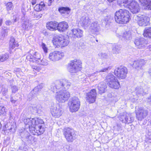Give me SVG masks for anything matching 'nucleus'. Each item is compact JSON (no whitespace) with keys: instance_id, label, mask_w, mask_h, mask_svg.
<instances>
[{"instance_id":"412c9836","label":"nucleus","mask_w":151,"mask_h":151,"mask_svg":"<svg viewBox=\"0 0 151 151\" xmlns=\"http://www.w3.org/2000/svg\"><path fill=\"white\" fill-rule=\"evenodd\" d=\"M24 17L22 18L23 22L22 24V27L23 29L25 30H28L32 28L33 26L31 24L30 22L28 20L25 19Z\"/></svg>"},{"instance_id":"37998d69","label":"nucleus","mask_w":151,"mask_h":151,"mask_svg":"<svg viewBox=\"0 0 151 151\" xmlns=\"http://www.w3.org/2000/svg\"><path fill=\"white\" fill-rule=\"evenodd\" d=\"M126 118L127 115H122L119 118V120L122 123L126 124L127 123Z\"/></svg>"},{"instance_id":"79ce46f5","label":"nucleus","mask_w":151,"mask_h":151,"mask_svg":"<svg viewBox=\"0 0 151 151\" xmlns=\"http://www.w3.org/2000/svg\"><path fill=\"white\" fill-rule=\"evenodd\" d=\"M127 124H129L132 122L134 120V118L131 115L128 114L127 115Z\"/></svg>"},{"instance_id":"9b49d317","label":"nucleus","mask_w":151,"mask_h":151,"mask_svg":"<svg viewBox=\"0 0 151 151\" xmlns=\"http://www.w3.org/2000/svg\"><path fill=\"white\" fill-rule=\"evenodd\" d=\"M53 43L58 46L65 47L68 45L69 43L68 40L64 38L63 36L58 37L53 40Z\"/></svg>"},{"instance_id":"864d4df0","label":"nucleus","mask_w":151,"mask_h":151,"mask_svg":"<svg viewBox=\"0 0 151 151\" xmlns=\"http://www.w3.org/2000/svg\"><path fill=\"white\" fill-rule=\"evenodd\" d=\"M17 100L18 99L16 98L14 96L13 97L12 95H11L10 101L12 103L15 104L17 101Z\"/></svg>"},{"instance_id":"7c9ffc66","label":"nucleus","mask_w":151,"mask_h":151,"mask_svg":"<svg viewBox=\"0 0 151 151\" xmlns=\"http://www.w3.org/2000/svg\"><path fill=\"white\" fill-rule=\"evenodd\" d=\"M112 68V66H109L108 67L104 68L102 69H101L99 71H97L95 72H94L92 74H91L90 76H89L91 77V76H97V75H98V74L100 72H106L107 70H110Z\"/></svg>"},{"instance_id":"4468645a","label":"nucleus","mask_w":151,"mask_h":151,"mask_svg":"<svg viewBox=\"0 0 151 151\" xmlns=\"http://www.w3.org/2000/svg\"><path fill=\"white\" fill-rule=\"evenodd\" d=\"M86 99L89 103H94L96 98V93L95 89L91 90L90 92L86 93Z\"/></svg>"},{"instance_id":"e2e57ef3","label":"nucleus","mask_w":151,"mask_h":151,"mask_svg":"<svg viewBox=\"0 0 151 151\" xmlns=\"http://www.w3.org/2000/svg\"><path fill=\"white\" fill-rule=\"evenodd\" d=\"M12 23V22L10 20H8L6 21L5 24L6 25H11Z\"/></svg>"},{"instance_id":"338daca9","label":"nucleus","mask_w":151,"mask_h":151,"mask_svg":"<svg viewBox=\"0 0 151 151\" xmlns=\"http://www.w3.org/2000/svg\"><path fill=\"white\" fill-rule=\"evenodd\" d=\"M7 30H4L2 32L3 33V36H5V35H7Z\"/></svg>"},{"instance_id":"423d86ee","label":"nucleus","mask_w":151,"mask_h":151,"mask_svg":"<svg viewBox=\"0 0 151 151\" xmlns=\"http://www.w3.org/2000/svg\"><path fill=\"white\" fill-rule=\"evenodd\" d=\"M63 132L65 138L68 142H72L76 139V135L73 129L69 128H65Z\"/></svg>"},{"instance_id":"20e7f679","label":"nucleus","mask_w":151,"mask_h":151,"mask_svg":"<svg viewBox=\"0 0 151 151\" xmlns=\"http://www.w3.org/2000/svg\"><path fill=\"white\" fill-rule=\"evenodd\" d=\"M68 105L71 112H76L79 109L80 106L79 99L76 97L70 98L68 102Z\"/></svg>"},{"instance_id":"09e8293b","label":"nucleus","mask_w":151,"mask_h":151,"mask_svg":"<svg viewBox=\"0 0 151 151\" xmlns=\"http://www.w3.org/2000/svg\"><path fill=\"white\" fill-rule=\"evenodd\" d=\"M11 89L12 91V93H14L17 91L19 89L18 87L16 86H12Z\"/></svg>"},{"instance_id":"052dcab7","label":"nucleus","mask_w":151,"mask_h":151,"mask_svg":"<svg viewBox=\"0 0 151 151\" xmlns=\"http://www.w3.org/2000/svg\"><path fill=\"white\" fill-rule=\"evenodd\" d=\"M8 90L6 88H4L3 91H2V93L4 96H6L7 94Z\"/></svg>"},{"instance_id":"bb28decb","label":"nucleus","mask_w":151,"mask_h":151,"mask_svg":"<svg viewBox=\"0 0 151 151\" xmlns=\"http://www.w3.org/2000/svg\"><path fill=\"white\" fill-rule=\"evenodd\" d=\"M63 80L60 81H57L55 85L54 84H52L51 89L53 92H55L56 91L57 89H59L60 88L63 89Z\"/></svg>"},{"instance_id":"0eeeda50","label":"nucleus","mask_w":151,"mask_h":151,"mask_svg":"<svg viewBox=\"0 0 151 151\" xmlns=\"http://www.w3.org/2000/svg\"><path fill=\"white\" fill-rule=\"evenodd\" d=\"M134 18L137 24L140 26L145 27L149 23L150 19L146 16L139 14L134 17Z\"/></svg>"},{"instance_id":"aec40b11","label":"nucleus","mask_w":151,"mask_h":151,"mask_svg":"<svg viewBox=\"0 0 151 151\" xmlns=\"http://www.w3.org/2000/svg\"><path fill=\"white\" fill-rule=\"evenodd\" d=\"M145 63V61L144 59H141L134 61L133 66L137 70L142 69L143 66Z\"/></svg>"},{"instance_id":"f257e3e1","label":"nucleus","mask_w":151,"mask_h":151,"mask_svg":"<svg viewBox=\"0 0 151 151\" xmlns=\"http://www.w3.org/2000/svg\"><path fill=\"white\" fill-rule=\"evenodd\" d=\"M130 14L126 9H120L115 13V19L116 22L125 24L128 22L130 19Z\"/></svg>"},{"instance_id":"8fccbe9b","label":"nucleus","mask_w":151,"mask_h":151,"mask_svg":"<svg viewBox=\"0 0 151 151\" xmlns=\"http://www.w3.org/2000/svg\"><path fill=\"white\" fill-rule=\"evenodd\" d=\"M114 131H117L118 132L122 130L121 125L120 124H117L116 127H114Z\"/></svg>"},{"instance_id":"a211bd4d","label":"nucleus","mask_w":151,"mask_h":151,"mask_svg":"<svg viewBox=\"0 0 151 151\" xmlns=\"http://www.w3.org/2000/svg\"><path fill=\"white\" fill-rule=\"evenodd\" d=\"M80 22L82 26L87 27L90 24L91 21L88 16L85 15L81 17Z\"/></svg>"},{"instance_id":"de8ad7c7","label":"nucleus","mask_w":151,"mask_h":151,"mask_svg":"<svg viewBox=\"0 0 151 151\" xmlns=\"http://www.w3.org/2000/svg\"><path fill=\"white\" fill-rule=\"evenodd\" d=\"M36 94L34 92L33 93H32V91L29 94L28 97L29 101H30L33 98L35 97L36 96Z\"/></svg>"},{"instance_id":"f704fd0d","label":"nucleus","mask_w":151,"mask_h":151,"mask_svg":"<svg viewBox=\"0 0 151 151\" xmlns=\"http://www.w3.org/2000/svg\"><path fill=\"white\" fill-rule=\"evenodd\" d=\"M15 39L13 37H11L10 38L9 45V47L13 49L15 47H18L19 45L15 41Z\"/></svg>"},{"instance_id":"7ed1b4c3","label":"nucleus","mask_w":151,"mask_h":151,"mask_svg":"<svg viewBox=\"0 0 151 151\" xmlns=\"http://www.w3.org/2000/svg\"><path fill=\"white\" fill-rule=\"evenodd\" d=\"M106 82L108 86L112 88L118 89L120 87L117 79L113 75L109 74L106 77Z\"/></svg>"},{"instance_id":"69168bd1","label":"nucleus","mask_w":151,"mask_h":151,"mask_svg":"<svg viewBox=\"0 0 151 151\" xmlns=\"http://www.w3.org/2000/svg\"><path fill=\"white\" fill-rule=\"evenodd\" d=\"M42 14H39L37 15H36L35 17L36 18L39 19L40 18H41L42 17Z\"/></svg>"},{"instance_id":"72a5a7b5","label":"nucleus","mask_w":151,"mask_h":151,"mask_svg":"<svg viewBox=\"0 0 151 151\" xmlns=\"http://www.w3.org/2000/svg\"><path fill=\"white\" fill-rule=\"evenodd\" d=\"M145 37L151 38V27H146L143 33Z\"/></svg>"},{"instance_id":"58836bf2","label":"nucleus","mask_w":151,"mask_h":151,"mask_svg":"<svg viewBox=\"0 0 151 151\" xmlns=\"http://www.w3.org/2000/svg\"><path fill=\"white\" fill-rule=\"evenodd\" d=\"M43 85L42 84H40L37 86L32 91V93L34 92L36 94L38 93V92L40 91L42 88Z\"/></svg>"},{"instance_id":"dca6fc26","label":"nucleus","mask_w":151,"mask_h":151,"mask_svg":"<svg viewBox=\"0 0 151 151\" xmlns=\"http://www.w3.org/2000/svg\"><path fill=\"white\" fill-rule=\"evenodd\" d=\"M41 58L40 55L37 52H35L33 55H28L26 57L27 60L33 63H36Z\"/></svg>"},{"instance_id":"5701e85b","label":"nucleus","mask_w":151,"mask_h":151,"mask_svg":"<svg viewBox=\"0 0 151 151\" xmlns=\"http://www.w3.org/2000/svg\"><path fill=\"white\" fill-rule=\"evenodd\" d=\"M58 22L56 21L50 22L47 23L46 27L48 29L51 31L57 30Z\"/></svg>"},{"instance_id":"4d7b16f0","label":"nucleus","mask_w":151,"mask_h":151,"mask_svg":"<svg viewBox=\"0 0 151 151\" xmlns=\"http://www.w3.org/2000/svg\"><path fill=\"white\" fill-rule=\"evenodd\" d=\"M99 55L102 58L107 59L108 58V56L105 53H101L99 54Z\"/></svg>"},{"instance_id":"6e6d98bb","label":"nucleus","mask_w":151,"mask_h":151,"mask_svg":"<svg viewBox=\"0 0 151 151\" xmlns=\"http://www.w3.org/2000/svg\"><path fill=\"white\" fill-rule=\"evenodd\" d=\"M41 47L42 48L44 52L45 53H47V52L48 49L46 47V45L43 43H42L41 44Z\"/></svg>"},{"instance_id":"b1692460","label":"nucleus","mask_w":151,"mask_h":151,"mask_svg":"<svg viewBox=\"0 0 151 151\" xmlns=\"http://www.w3.org/2000/svg\"><path fill=\"white\" fill-rule=\"evenodd\" d=\"M21 135L23 138L24 139L25 141L29 143H31L32 140L34 139L33 137L27 132L24 131L22 133Z\"/></svg>"},{"instance_id":"39448f33","label":"nucleus","mask_w":151,"mask_h":151,"mask_svg":"<svg viewBox=\"0 0 151 151\" xmlns=\"http://www.w3.org/2000/svg\"><path fill=\"white\" fill-rule=\"evenodd\" d=\"M70 96V94L66 90L60 91L56 93L55 98L59 103H63L67 101Z\"/></svg>"},{"instance_id":"bf43d9fd","label":"nucleus","mask_w":151,"mask_h":151,"mask_svg":"<svg viewBox=\"0 0 151 151\" xmlns=\"http://www.w3.org/2000/svg\"><path fill=\"white\" fill-rule=\"evenodd\" d=\"M110 19L108 16H107L105 18L104 21L106 22V25L109 24V23L110 22Z\"/></svg>"},{"instance_id":"680f3d73","label":"nucleus","mask_w":151,"mask_h":151,"mask_svg":"<svg viewBox=\"0 0 151 151\" xmlns=\"http://www.w3.org/2000/svg\"><path fill=\"white\" fill-rule=\"evenodd\" d=\"M42 107L39 106V109H37L36 113L39 114H41L42 112V110H41Z\"/></svg>"},{"instance_id":"6ab92c4d","label":"nucleus","mask_w":151,"mask_h":151,"mask_svg":"<svg viewBox=\"0 0 151 151\" xmlns=\"http://www.w3.org/2000/svg\"><path fill=\"white\" fill-rule=\"evenodd\" d=\"M148 90V88L145 86L143 87L141 86H138L136 88V92L138 96H143L145 95Z\"/></svg>"},{"instance_id":"c03bdc74","label":"nucleus","mask_w":151,"mask_h":151,"mask_svg":"<svg viewBox=\"0 0 151 151\" xmlns=\"http://www.w3.org/2000/svg\"><path fill=\"white\" fill-rule=\"evenodd\" d=\"M9 57V55L8 54L6 53L2 56H1V62H2L5 61Z\"/></svg>"},{"instance_id":"2f4dec72","label":"nucleus","mask_w":151,"mask_h":151,"mask_svg":"<svg viewBox=\"0 0 151 151\" xmlns=\"http://www.w3.org/2000/svg\"><path fill=\"white\" fill-rule=\"evenodd\" d=\"M45 8V5L44 3L42 2H41L39 4L36 5L35 6V10L37 12L44 10Z\"/></svg>"},{"instance_id":"a19ab883","label":"nucleus","mask_w":151,"mask_h":151,"mask_svg":"<svg viewBox=\"0 0 151 151\" xmlns=\"http://www.w3.org/2000/svg\"><path fill=\"white\" fill-rule=\"evenodd\" d=\"M36 63L43 65H46L48 64L47 62L45 59H41V58Z\"/></svg>"},{"instance_id":"49530a36","label":"nucleus","mask_w":151,"mask_h":151,"mask_svg":"<svg viewBox=\"0 0 151 151\" xmlns=\"http://www.w3.org/2000/svg\"><path fill=\"white\" fill-rule=\"evenodd\" d=\"M37 129H38L40 135L41 134H42L44 132L45 130L44 128L43 127H42V125H39V126H38Z\"/></svg>"},{"instance_id":"a18cd8bd","label":"nucleus","mask_w":151,"mask_h":151,"mask_svg":"<svg viewBox=\"0 0 151 151\" xmlns=\"http://www.w3.org/2000/svg\"><path fill=\"white\" fill-rule=\"evenodd\" d=\"M6 113L5 107L4 106L0 105V115H4Z\"/></svg>"},{"instance_id":"cd10ccee","label":"nucleus","mask_w":151,"mask_h":151,"mask_svg":"<svg viewBox=\"0 0 151 151\" xmlns=\"http://www.w3.org/2000/svg\"><path fill=\"white\" fill-rule=\"evenodd\" d=\"M73 37L81 38L83 36V31L79 29H75L71 30Z\"/></svg>"},{"instance_id":"774afa93","label":"nucleus","mask_w":151,"mask_h":151,"mask_svg":"<svg viewBox=\"0 0 151 151\" xmlns=\"http://www.w3.org/2000/svg\"><path fill=\"white\" fill-rule=\"evenodd\" d=\"M147 102L151 104V95L147 99Z\"/></svg>"},{"instance_id":"e433bc0d","label":"nucleus","mask_w":151,"mask_h":151,"mask_svg":"<svg viewBox=\"0 0 151 151\" xmlns=\"http://www.w3.org/2000/svg\"><path fill=\"white\" fill-rule=\"evenodd\" d=\"M63 88L65 89H68L71 85V83L66 80H63Z\"/></svg>"},{"instance_id":"13d9d810","label":"nucleus","mask_w":151,"mask_h":151,"mask_svg":"<svg viewBox=\"0 0 151 151\" xmlns=\"http://www.w3.org/2000/svg\"><path fill=\"white\" fill-rule=\"evenodd\" d=\"M32 108L33 111L36 113L37 109H39V106H33L32 107Z\"/></svg>"},{"instance_id":"f8f14e48","label":"nucleus","mask_w":151,"mask_h":151,"mask_svg":"<svg viewBox=\"0 0 151 151\" xmlns=\"http://www.w3.org/2000/svg\"><path fill=\"white\" fill-rule=\"evenodd\" d=\"M148 113L147 110L142 107L139 108L136 111L137 118L139 120L142 121L147 116Z\"/></svg>"},{"instance_id":"5fc2aeb1","label":"nucleus","mask_w":151,"mask_h":151,"mask_svg":"<svg viewBox=\"0 0 151 151\" xmlns=\"http://www.w3.org/2000/svg\"><path fill=\"white\" fill-rule=\"evenodd\" d=\"M27 149L24 145H23L19 147L18 151H27Z\"/></svg>"},{"instance_id":"f03ea898","label":"nucleus","mask_w":151,"mask_h":151,"mask_svg":"<svg viewBox=\"0 0 151 151\" xmlns=\"http://www.w3.org/2000/svg\"><path fill=\"white\" fill-rule=\"evenodd\" d=\"M81 64L80 60L74 59L68 64V70L70 73H76L81 69Z\"/></svg>"},{"instance_id":"1a4fd4ad","label":"nucleus","mask_w":151,"mask_h":151,"mask_svg":"<svg viewBox=\"0 0 151 151\" xmlns=\"http://www.w3.org/2000/svg\"><path fill=\"white\" fill-rule=\"evenodd\" d=\"M24 122L25 124H29V125H35L38 126V124H43L44 123L42 119L36 117L26 119H24Z\"/></svg>"},{"instance_id":"393cba45","label":"nucleus","mask_w":151,"mask_h":151,"mask_svg":"<svg viewBox=\"0 0 151 151\" xmlns=\"http://www.w3.org/2000/svg\"><path fill=\"white\" fill-rule=\"evenodd\" d=\"M133 0H117V4L121 7L128 8Z\"/></svg>"},{"instance_id":"2eb2a0df","label":"nucleus","mask_w":151,"mask_h":151,"mask_svg":"<svg viewBox=\"0 0 151 151\" xmlns=\"http://www.w3.org/2000/svg\"><path fill=\"white\" fill-rule=\"evenodd\" d=\"M136 47L138 49H143L147 45L146 40L143 38H138L134 41Z\"/></svg>"},{"instance_id":"ddd939ff","label":"nucleus","mask_w":151,"mask_h":151,"mask_svg":"<svg viewBox=\"0 0 151 151\" xmlns=\"http://www.w3.org/2000/svg\"><path fill=\"white\" fill-rule=\"evenodd\" d=\"M63 56V53L60 51H54L51 52L49 55V58L51 60L55 61L61 58Z\"/></svg>"},{"instance_id":"6e6552de","label":"nucleus","mask_w":151,"mask_h":151,"mask_svg":"<svg viewBox=\"0 0 151 151\" xmlns=\"http://www.w3.org/2000/svg\"><path fill=\"white\" fill-rule=\"evenodd\" d=\"M127 69L126 67L120 66L116 69L114 71L115 75L119 79H124L127 76Z\"/></svg>"},{"instance_id":"a878e982","label":"nucleus","mask_w":151,"mask_h":151,"mask_svg":"<svg viewBox=\"0 0 151 151\" xmlns=\"http://www.w3.org/2000/svg\"><path fill=\"white\" fill-rule=\"evenodd\" d=\"M68 23L65 22H61L58 23L57 30L60 32H63L65 31L68 28Z\"/></svg>"},{"instance_id":"c85d7f7f","label":"nucleus","mask_w":151,"mask_h":151,"mask_svg":"<svg viewBox=\"0 0 151 151\" xmlns=\"http://www.w3.org/2000/svg\"><path fill=\"white\" fill-rule=\"evenodd\" d=\"M97 88L99 93L101 94L105 92L107 87L105 83L104 82H101L98 84Z\"/></svg>"},{"instance_id":"3c124183","label":"nucleus","mask_w":151,"mask_h":151,"mask_svg":"<svg viewBox=\"0 0 151 151\" xmlns=\"http://www.w3.org/2000/svg\"><path fill=\"white\" fill-rule=\"evenodd\" d=\"M30 66L32 69L38 71H39L42 68L41 67L39 66H37L32 65H30Z\"/></svg>"},{"instance_id":"c9c22d12","label":"nucleus","mask_w":151,"mask_h":151,"mask_svg":"<svg viewBox=\"0 0 151 151\" xmlns=\"http://www.w3.org/2000/svg\"><path fill=\"white\" fill-rule=\"evenodd\" d=\"M122 37L125 40H130L132 38V33L130 31H126L124 32L123 35Z\"/></svg>"},{"instance_id":"0e129e2a","label":"nucleus","mask_w":151,"mask_h":151,"mask_svg":"<svg viewBox=\"0 0 151 151\" xmlns=\"http://www.w3.org/2000/svg\"><path fill=\"white\" fill-rule=\"evenodd\" d=\"M21 70L19 68H16L14 70V72L16 73L19 72Z\"/></svg>"},{"instance_id":"603ef678","label":"nucleus","mask_w":151,"mask_h":151,"mask_svg":"<svg viewBox=\"0 0 151 151\" xmlns=\"http://www.w3.org/2000/svg\"><path fill=\"white\" fill-rule=\"evenodd\" d=\"M6 6L7 10L8 11L12 9V3L11 2H8L7 3Z\"/></svg>"},{"instance_id":"473e14b6","label":"nucleus","mask_w":151,"mask_h":151,"mask_svg":"<svg viewBox=\"0 0 151 151\" xmlns=\"http://www.w3.org/2000/svg\"><path fill=\"white\" fill-rule=\"evenodd\" d=\"M90 29L93 32H98L99 29L98 24L96 22H94L91 24Z\"/></svg>"},{"instance_id":"4be33fe9","label":"nucleus","mask_w":151,"mask_h":151,"mask_svg":"<svg viewBox=\"0 0 151 151\" xmlns=\"http://www.w3.org/2000/svg\"><path fill=\"white\" fill-rule=\"evenodd\" d=\"M27 128H29L30 132L34 135H40L39 130L37 129V126L35 125H29V124H25Z\"/></svg>"},{"instance_id":"c756f323","label":"nucleus","mask_w":151,"mask_h":151,"mask_svg":"<svg viewBox=\"0 0 151 151\" xmlns=\"http://www.w3.org/2000/svg\"><path fill=\"white\" fill-rule=\"evenodd\" d=\"M139 1L144 6H145L146 9L151 10V1L150 0H139Z\"/></svg>"},{"instance_id":"ea45409f","label":"nucleus","mask_w":151,"mask_h":151,"mask_svg":"<svg viewBox=\"0 0 151 151\" xmlns=\"http://www.w3.org/2000/svg\"><path fill=\"white\" fill-rule=\"evenodd\" d=\"M59 11L62 13H65V12H68L70 10V9L68 7H61L58 9Z\"/></svg>"},{"instance_id":"4c0bfd02","label":"nucleus","mask_w":151,"mask_h":151,"mask_svg":"<svg viewBox=\"0 0 151 151\" xmlns=\"http://www.w3.org/2000/svg\"><path fill=\"white\" fill-rule=\"evenodd\" d=\"M112 52L113 53L117 54L120 52V47L117 45L113 46L112 47Z\"/></svg>"},{"instance_id":"f3484780","label":"nucleus","mask_w":151,"mask_h":151,"mask_svg":"<svg viewBox=\"0 0 151 151\" xmlns=\"http://www.w3.org/2000/svg\"><path fill=\"white\" fill-rule=\"evenodd\" d=\"M128 8L129 9L130 11L133 14L138 13L140 10L138 3L134 0L132 1Z\"/></svg>"},{"instance_id":"9d476101","label":"nucleus","mask_w":151,"mask_h":151,"mask_svg":"<svg viewBox=\"0 0 151 151\" xmlns=\"http://www.w3.org/2000/svg\"><path fill=\"white\" fill-rule=\"evenodd\" d=\"M52 116L55 117H59L62 113L63 109L58 104L54 105L51 109Z\"/></svg>"}]
</instances>
